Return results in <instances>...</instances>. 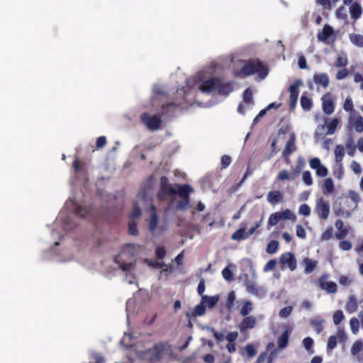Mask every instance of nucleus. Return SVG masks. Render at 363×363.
<instances>
[{
    "instance_id": "1",
    "label": "nucleus",
    "mask_w": 363,
    "mask_h": 363,
    "mask_svg": "<svg viewBox=\"0 0 363 363\" xmlns=\"http://www.w3.org/2000/svg\"><path fill=\"white\" fill-rule=\"evenodd\" d=\"M192 191V189L188 184H169L167 177L163 176L160 178L157 199L160 201L168 203L167 208H170L173 206L176 198L179 196L182 200L177 203V207L180 210H186L189 205V194Z\"/></svg>"
},
{
    "instance_id": "2",
    "label": "nucleus",
    "mask_w": 363,
    "mask_h": 363,
    "mask_svg": "<svg viewBox=\"0 0 363 363\" xmlns=\"http://www.w3.org/2000/svg\"><path fill=\"white\" fill-rule=\"evenodd\" d=\"M196 81H203L199 86L202 93L209 94L215 90L220 95H228L233 91L231 82H224L218 78H210L204 80L201 74L199 73L196 77Z\"/></svg>"
},
{
    "instance_id": "3",
    "label": "nucleus",
    "mask_w": 363,
    "mask_h": 363,
    "mask_svg": "<svg viewBox=\"0 0 363 363\" xmlns=\"http://www.w3.org/2000/svg\"><path fill=\"white\" fill-rule=\"evenodd\" d=\"M258 73L261 79H264L268 74V70L263 63L259 60H250L240 70V74L244 76H249Z\"/></svg>"
},
{
    "instance_id": "4",
    "label": "nucleus",
    "mask_w": 363,
    "mask_h": 363,
    "mask_svg": "<svg viewBox=\"0 0 363 363\" xmlns=\"http://www.w3.org/2000/svg\"><path fill=\"white\" fill-rule=\"evenodd\" d=\"M66 205L68 208L74 211L76 215L80 218H87L92 212V207L91 206H82L79 204L75 197H73L70 199L69 201H67Z\"/></svg>"
},
{
    "instance_id": "5",
    "label": "nucleus",
    "mask_w": 363,
    "mask_h": 363,
    "mask_svg": "<svg viewBox=\"0 0 363 363\" xmlns=\"http://www.w3.org/2000/svg\"><path fill=\"white\" fill-rule=\"evenodd\" d=\"M153 186L152 178L150 177L146 179L142 184L138 194V201L145 202L152 201V189Z\"/></svg>"
},
{
    "instance_id": "6",
    "label": "nucleus",
    "mask_w": 363,
    "mask_h": 363,
    "mask_svg": "<svg viewBox=\"0 0 363 363\" xmlns=\"http://www.w3.org/2000/svg\"><path fill=\"white\" fill-rule=\"evenodd\" d=\"M140 119L142 123L151 130H157L160 129L162 123V119L158 115H150L147 113H143Z\"/></svg>"
},
{
    "instance_id": "7",
    "label": "nucleus",
    "mask_w": 363,
    "mask_h": 363,
    "mask_svg": "<svg viewBox=\"0 0 363 363\" xmlns=\"http://www.w3.org/2000/svg\"><path fill=\"white\" fill-rule=\"evenodd\" d=\"M330 207L328 201L320 198L317 200L314 208V213H316L319 218L323 220H326L330 214Z\"/></svg>"
},
{
    "instance_id": "8",
    "label": "nucleus",
    "mask_w": 363,
    "mask_h": 363,
    "mask_svg": "<svg viewBox=\"0 0 363 363\" xmlns=\"http://www.w3.org/2000/svg\"><path fill=\"white\" fill-rule=\"evenodd\" d=\"M151 210L152 212L148 224L149 230L152 235H159L164 231V228L159 225V219L155 212L156 207L155 205H151Z\"/></svg>"
},
{
    "instance_id": "9",
    "label": "nucleus",
    "mask_w": 363,
    "mask_h": 363,
    "mask_svg": "<svg viewBox=\"0 0 363 363\" xmlns=\"http://www.w3.org/2000/svg\"><path fill=\"white\" fill-rule=\"evenodd\" d=\"M309 165L311 169L315 170V174L320 177H325L328 174L327 167L321 164L320 160L318 157L311 159Z\"/></svg>"
},
{
    "instance_id": "10",
    "label": "nucleus",
    "mask_w": 363,
    "mask_h": 363,
    "mask_svg": "<svg viewBox=\"0 0 363 363\" xmlns=\"http://www.w3.org/2000/svg\"><path fill=\"white\" fill-rule=\"evenodd\" d=\"M328 276L327 274L323 275L318 280L319 286L326 291L328 293H336L337 292V284L333 281H327Z\"/></svg>"
},
{
    "instance_id": "11",
    "label": "nucleus",
    "mask_w": 363,
    "mask_h": 363,
    "mask_svg": "<svg viewBox=\"0 0 363 363\" xmlns=\"http://www.w3.org/2000/svg\"><path fill=\"white\" fill-rule=\"evenodd\" d=\"M126 251H121V253L116 257L115 262L118 264L119 267L123 271H130L133 267L131 262H125L124 258L127 257Z\"/></svg>"
},
{
    "instance_id": "12",
    "label": "nucleus",
    "mask_w": 363,
    "mask_h": 363,
    "mask_svg": "<svg viewBox=\"0 0 363 363\" xmlns=\"http://www.w3.org/2000/svg\"><path fill=\"white\" fill-rule=\"evenodd\" d=\"M339 124V120L336 118H333L329 122L325 121V125H318L316 129V133L324 131L325 127H327V134L333 135L335 133L337 126Z\"/></svg>"
},
{
    "instance_id": "13",
    "label": "nucleus",
    "mask_w": 363,
    "mask_h": 363,
    "mask_svg": "<svg viewBox=\"0 0 363 363\" xmlns=\"http://www.w3.org/2000/svg\"><path fill=\"white\" fill-rule=\"evenodd\" d=\"M322 106L323 112L327 115H330L334 112V102L331 96L328 94L322 97Z\"/></svg>"
},
{
    "instance_id": "14",
    "label": "nucleus",
    "mask_w": 363,
    "mask_h": 363,
    "mask_svg": "<svg viewBox=\"0 0 363 363\" xmlns=\"http://www.w3.org/2000/svg\"><path fill=\"white\" fill-rule=\"evenodd\" d=\"M351 354L355 358V360L362 362L363 357L360 353L363 351V342L360 340H356L351 346Z\"/></svg>"
},
{
    "instance_id": "15",
    "label": "nucleus",
    "mask_w": 363,
    "mask_h": 363,
    "mask_svg": "<svg viewBox=\"0 0 363 363\" xmlns=\"http://www.w3.org/2000/svg\"><path fill=\"white\" fill-rule=\"evenodd\" d=\"M246 288L248 292L258 296L262 297L265 294V290L264 288L257 286L253 281H247L246 283Z\"/></svg>"
},
{
    "instance_id": "16",
    "label": "nucleus",
    "mask_w": 363,
    "mask_h": 363,
    "mask_svg": "<svg viewBox=\"0 0 363 363\" xmlns=\"http://www.w3.org/2000/svg\"><path fill=\"white\" fill-rule=\"evenodd\" d=\"M301 79H296L294 82L289 86V90L290 91V99L289 100L298 101V95H299V87L302 84Z\"/></svg>"
},
{
    "instance_id": "17",
    "label": "nucleus",
    "mask_w": 363,
    "mask_h": 363,
    "mask_svg": "<svg viewBox=\"0 0 363 363\" xmlns=\"http://www.w3.org/2000/svg\"><path fill=\"white\" fill-rule=\"evenodd\" d=\"M162 115L165 117H172L174 113L178 110L179 106L174 103H169L162 105Z\"/></svg>"
},
{
    "instance_id": "18",
    "label": "nucleus",
    "mask_w": 363,
    "mask_h": 363,
    "mask_svg": "<svg viewBox=\"0 0 363 363\" xmlns=\"http://www.w3.org/2000/svg\"><path fill=\"white\" fill-rule=\"evenodd\" d=\"M281 262L286 264L291 270H294L296 266L294 255L291 252L284 254L281 257Z\"/></svg>"
},
{
    "instance_id": "19",
    "label": "nucleus",
    "mask_w": 363,
    "mask_h": 363,
    "mask_svg": "<svg viewBox=\"0 0 363 363\" xmlns=\"http://www.w3.org/2000/svg\"><path fill=\"white\" fill-rule=\"evenodd\" d=\"M296 138L294 134L291 135L290 139L287 141L284 150L282 152V156L286 158L295 150Z\"/></svg>"
},
{
    "instance_id": "20",
    "label": "nucleus",
    "mask_w": 363,
    "mask_h": 363,
    "mask_svg": "<svg viewBox=\"0 0 363 363\" xmlns=\"http://www.w3.org/2000/svg\"><path fill=\"white\" fill-rule=\"evenodd\" d=\"M333 28L328 25H325L321 32H319L317 35L318 40L325 42L329 37L333 34Z\"/></svg>"
},
{
    "instance_id": "21",
    "label": "nucleus",
    "mask_w": 363,
    "mask_h": 363,
    "mask_svg": "<svg viewBox=\"0 0 363 363\" xmlns=\"http://www.w3.org/2000/svg\"><path fill=\"white\" fill-rule=\"evenodd\" d=\"M313 82L315 84H319L323 87H327L329 84V77L325 73H319L313 75Z\"/></svg>"
},
{
    "instance_id": "22",
    "label": "nucleus",
    "mask_w": 363,
    "mask_h": 363,
    "mask_svg": "<svg viewBox=\"0 0 363 363\" xmlns=\"http://www.w3.org/2000/svg\"><path fill=\"white\" fill-rule=\"evenodd\" d=\"M256 324V318L254 316L245 317L240 325V330L253 328Z\"/></svg>"
},
{
    "instance_id": "23",
    "label": "nucleus",
    "mask_w": 363,
    "mask_h": 363,
    "mask_svg": "<svg viewBox=\"0 0 363 363\" xmlns=\"http://www.w3.org/2000/svg\"><path fill=\"white\" fill-rule=\"evenodd\" d=\"M282 198V194L279 191H271L267 194V199L272 205L277 204Z\"/></svg>"
},
{
    "instance_id": "24",
    "label": "nucleus",
    "mask_w": 363,
    "mask_h": 363,
    "mask_svg": "<svg viewBox=\"0 0 363 363\" xmlns=\"http://www.w3.org/2000/svg\"><path fill=\"white\" fill-rule=\"evenodd\" d=\"M242 98L243 102L247 106V108L251 109L254 106V101L252 99V91L250 88H247L245 90Z\"/></svg>"
},
{
    "instance_id": "25",
    "label": "nucleus",
    "mask_w": 363,
    "mask_h": 363,
    "mask_svg": "<svg viewBox=\"0 0 363 363\" xmlns=\"http://www.w3.org/2000/svg\"><path fill=\"white\" fill-rule=\"evenodd\" d=\"M350 13L351 17L354 19H358L362 13V9L360 4L357 3H353L350 7Z\"/></svg>"
},
{
    "instance_id": "26",
    "label": "nucleus",
    "mask_w": 363,
    "mask_h": 363,
    "mask_svg": "<svg viewBox=\"0 0 363 363\" xmlns=\"http://www.w3.org/2000/svg\"><path fill=\"white\" fill-rule=\"evenodd\" d=\"M345 309L350 313H354L357 309V301L354 295L350 296L349 300L346 304Z\"/></svg>"
},
{
    "instance_id": "27",
    "label": "nucleus",
    "mask_w": 363,
    "mask_h": 363,
    "mask_svg": "<svg viewBox=\"0 0 363 363\" xmlns=\"http://www.w3.org/2000/svg\"><path fill=\"white\" fill-rule=\"evenodd\" d=\"M351 43L359 48H363V36L359 34L352 33L349 35Z\"/></svg>"
},
{
    "instance_id": "28",
    "label": "nucleus",
    "mask_w": 363,
    "mask_h": 363,
    "mask_svg": "<svg viewBox=\"0 0 363 363\" xmlns=\"http://www.w3.org/2000/svg\"><path fill=\"white\" fill-rule=\"evenodd\" d=\"M300 103L302 108L306 111H310L312 108V100L305 94L301 96Z\"/></svg>"
},
{
    "instance_id": "29",
    "label": "nucleus",
    "mask_w": 363,
    "mask_h": 363,
    "mask_svg": "<svg viewBox=\"0 0 363 363\" xmlns=\"http://www.w3.org/2000/svg\"><path fill=\"white\" fill-rule=\"evenodd\" d=\"M323 323L325 320L320 318H315L311 320V324L317 333L322 332Z\"/></svg>"
},
{
    "instance_id": "30",
    "label": "nucleus",
    "mask_w": 363,
    "mask_h": 363,
    "mask_svg": "<svg viewBox=\"0 0 363 363\" xmlns=\"http://www.w3.org/2000/svg\"><path fill=\"white\" fill-rule=\"evenodd\" d=\"M346 148L348 150V155L353 156L354 154L356 146L354 145V141L350 133L348 134V138L346 142Z\"/></svg>"
},
{
    "instance_id": "31",
    "label": "nucleus",
    "mask_w": 363,
    "mask_h": 363,
    "mask_svg": "<svg viewBox=\"0 0 363 363\" xmlns=\"http://www.w3.org/2000/svg\"><path fill=\"white\" fill-rule=\"evenodd\" d=\"M343 108L345 111L350 112V115H355L356 111L353 109V102L350 96H347L345 101Z\"/></svg>"
},
{
    "instance_id": "32",
    "label": "nucleus",
    "mask_w": 363,
    "mask_h": 363,
    "mask_svg": "<svg viewBox=\"0 0 363 363\" xmlns=\"http://www.w3.org/2000/svg\"><path fill=\"white\" fill-rule=\"evenodd\" d=\"M289 335H290V333H289V332L288 330H286L282 334V335L281 336V337L279 338V340L278 341V346H279V348L284 349V348H285L287 346L288 342H289Z\"/></svg>"
},
{
    "instance_id": "33",
    "label": "nucleus",
    "mask_w": 363,
    "mask_h": 363,
    "mask_svg": "<svg viewBox=\"0 0 363 363\" xmlns=\"http://www.w3.org/2000/svg\"><path fill=\"white\" fill-rule=\"evenodd\" d=\"M233 240H241L247 238V235L244 228L237 230L231 236Z\"/></svg>"
},
{
    "instance_id": "34",
    "label": "nucleus",
    "mask_w": 363,
    "mask_h": 363,
    "mask_svg": "<svg viewBox=\"0 0 363 363\" xmlns=\"http://www.w3.org/2000/svg\"><path fill=\"white\" fill-rule=\"evenodd\" d=\"M303 263L306 266L305 267V272L306 274H310L311 273L315 267H316V264H317V262L314 260H312V259H305L303 260Z\"/></svg>"
},
{
    "instance_id": "35",
    "label": "nucleus",
    "mask_w": 363,
    "mask_h": 363,
    "mask_svg": "<svg viewBox=\"0 0 363 363\" xmlns=\"http://www.w3.org/2000/svg\"><path fill=\"white\" fill-rule=\"evenodd\" d=\"M334 154L336 162H341L345 155L343 146L340 145H337L335 148Z\"/></svg>"
},
{
    "instance_id": "36",
    "label": "nucleus",
    "mask_w": 363,
    "mask_h": 363,
    "mask_svg": "<svg viewBox=\"0 0 363 363\" xmlns=\"http://www.w3.org/2000/svg\"><path fill=\"white\" fill-rule=\"evenodd\" d=\"M281 220L279 212L271 214L268 220V229L272 226L276 225Z\"/></svg>"
},
{
    "instance_id": "37",
    "label": "nucleus",
    "mask_w": 363,
    "mask_h": 363,
    "mask_svg": "<svg viewBox=\"0 0 363 363\" xmlns=\"http://www.w3.org/2000/svg\"><path fill=\"white\" fill-rule=\"evenodd\" d=\"M277 179L279 181L291 180L294 181L295 179L292 176L291 172H289L286 169L280 171L277 175Z\"/></svg>"
},
{
    "instance_id": "38",
    "label": "nucleus",
    "mask_w": 363,
    "mask_h": 363,
    "mask_svg": "<svg viewBox=\"0 0 363 363\" xmlns=\"http://www.w3.org/2000/svg\"><path fill=\"white\" fill-rule=\"evenodd\" d=\"M218 297L217 296H203L202 301L206 303L209 308H213L218 302Z\"/></svg>"
},
{
    "instance_id": "39",
    "label": "nucleus",
    "mask_w": 363,
    "mask_h": 363,
    "mask_svg": "<svg viewBox=\"0 0 363 363\" xmlns=\"http://www.w3.org/2000/svg\"><path fill=\"white\" fill-rule=\"evenodd\" d=\"M303 165H304L303 160L301 158H298L296 166L291 172L294 179H296L299 175V174L301 173V172L302 170Z\"/></svg>"
},
{
    "instance_id": "40",
    "label": "nucleus",
    "mask_w": 363,
    "mask_h": 363,
    "mask_svg": "<svg viewBox=\"0 0 363 363\" xmlns=\"http://www.w3.org/2000/svg\"><path fill=\"white\" fill-rule=\"evenodd\" d=\"M348 196L350 199L355 203V206L353 209L356 210L358 207V203L361 201V198L359 194L354 191L350 190L348 192Z\"/></svg>"
},
{
    "instance_id": "41",
    "label": "nucleus",
    "mask_w": 363,
    "mask_h": 363,
    "mask_svg": "<svg viewBox=\"0 0 363 363\" xmlns=\"http://www.w3.org/2000/svg\"><path fill=\"white\" fill-rule=\"evenodd\" d=\"M149 353H150V359L152 362L158 361L161 359L162 353H161V351L157 347H155V348L150 350Z\"/></svg>"
},
{
    "instance_id": "42",
    "label": "nucleus",
    "mask_w": 363,
    "mask_h": 363,
    "mask_svg": "<svg viewBox=\"0 0 363 363\" xmlns=\"http://www.w3.org/2000/svg\"><path fill=\"white\" fill-rule=\"evenodd\" d=\"M323 187L325 189L324 193H332L334 190V184L333 179L331 178L325 179L323 182Z\"/></svg>"
},
{
    "instance_id": "43",
    "label": "nucleus",
    "mask_w": 363,
    "mask_h": 363,
    "mask_svg": "<svg viewBox=\"0 0 363 363\" xmlns=\"http://www.w3.org/2000/svg\"><path fill=\"white\" fill-rule=\"evenodd\" d=\"M354 128L357 133H361L363 132V117L360 115L356 117Z\"/></svg>"
},
{
    "instance_id": "44",
    "label": "nucleus",
    "mask_w": 363,
    "mask_h": 363,
    "mask_svg": "<svg viewBox=\"0 0 363 363\" xmlns=\"http://www.w3.org/2000/svg\"><path fill=\"white\" fill-rule=\"evenodd\" d=\"M252 303L250 301H246L240 310V314L247 316L252 311Z\"/></svg>"
},
{
    "instance_id": "45",
    "label": "nucleus",
    "mask_w": 363,
    "mask_h": 363,
    "mask_svg": "<svg viewBox=\"0 0 363 363\" xmlns=\"http://www.w3.org/2000/svg\"><path fill=\"white\" fill-rule=\"evenodd\" d=\"M339 0H317L324 9L330 10L332 9V3L336 4Z\"/></svg>"
},
{
    "instance_id": "46",
    "label": "nucleus",
    "mask_w": 363,
    "mask_h": 363,
    "mask_svg": "<svg viewBox=\"0 0 363 363\" xmlns=\"http://www.w3.org/2000/svg\"><path fill=\"white\" fill-rule=\"evenodd\" d=\"M281 220H295L296 216L289 210L286 209L279 212Z\"/></svg>"
},
{
    "instance_id": "47",
    "label": "nucleus",
    "mask_w": 363,
    "mask_h": 363,
    "mask_svg": "<svg viewBox=\"0 0 363 363\" xmlns=\"http://www.w3.org/2000/svg\"><path fill=\"white\" fill-rule=\"evenodd\" d=\"M351 330L353 334H357L359 331V321L356 318H352L350 321Z\"/></svg>"
},
{
    "instance_id": "48",
    "label": "nucleus",
    "mask_w": 363,
    "mask_h": 363,
    "mask_svg": "<svg viewBox=\"0 0 363 363\" xmlns=\"http://www.w3.org/2000/svg\"><path fill=\"white\" fill-rule=\"evenodd\" d=\"M302 179L304 184L307 186L313 184V178L311 173L309 171H304L302 174Z\"/></svg>"
},
{
    "instance_id": "49",
    "label": "nucleus",
    "mask_w": 363,
    "mask_h": 363,
    "mask_svg": "<svg viewBox=\"0 0 363 363\" xmlns=\"http://www.w3.org/2000/svg\"><path fill=\"white\" fill-rule=\"evenodd\" d=\"M347 63V59L345 54L339 55L335 62V66L338 67H345Z\"/></svg>"
},
{
    "instance_id": "50",
    "label": "nucleus",
    "mask_w": 363,
    "mask_h": 363,
    "mask_svg": "<svg viewBox=\"0 0 363 363\" xmlns=\"http://www.w3.org/2000/svg\"><path fill=\"white\" fill-rule=\"evenodd\" d=\"M156 252H157V261L155 262L154 264L152 263L151 264L153 265L154 267H162L164 265V264L161 261V259L164 257L165 251L160 250V251H156Z\"/></svg>"
},
{
    "instance_id": "51",
    "label": "nucleus",
    "mask_w": 363,
    "mask_h": 363,
    "mask_svg": "<svg viewBox=\"0 0 363 363\" xmlns=\"http://www.w3.org/2000/svg\"><path fill=\"white\" fill-rule=\"evenodd\" d=\"M298 213L304 216H308L311 214V208L308 204H301L299 206Z\"/></svg>"
},
{
    "instance_id": "52",
    "label": "nucleus",
    "mask_w": 363,
    "mask_h": 363,
    "mask_svg": "<svg viewBox=\"0 0 363 363\" xmlns=\"http://www.w3.org/2000/svg\"><path fill=\"white\" fill-rule=\"evenodd\" d=\"M345 318L342 311H337L333 315V322L335 325H338Z\"/></svg>"
},
{
    "instance_id": "53",
    "label": "nucleus",
    "mask_w": 363,
    "mask_h": 363,
    "mask_svg": "<svg viewBox=\"0 0 363 363\" xmlns=\"http://www.w3.org/2000/svg\"><path fill=\"white\" fill-rule=\"evenodd\" d=\"M223 277L226 281H231L233 279V274L229 267H225L222 272Z\"/></svg>"
},
{
    "instance_id": "54",
    "label": "nucleus",
    "mask_w": 363,
    "mask_h": 363,
    "mask_svg": "<svg viewBox=\"0 0 363 363\" xmlns=\"http://www.w3.org/2000/svg\"><path fill=\"white\" fill-rule=\"evenodd\" d=\"M203 304H204V303L203 301H201V303L200 304L195 306L194 313H196V315H202L205 313L206 308H205Z\"/></svg>"
},
{
    "instance_id": "55",
    "label": "nucleus",
    "mask_w": 363,
    "mask_h": 363,
    "mask_svg": "<svg viewBox=\"0 0 363 363\" xmlns=\"http://www.w3.org/2000/svg\"><path fill=\"white\" fill-rule=\"evenodd\" d=\"M136 223L134 220H130L128 224V233L132 235H136L138 234V230L136 228Z\"/></svg>"
},
{
    "instance_id": "56",
    "label": "nucleus",
    "mask_w": 363,
    "mask_h": 363,
    "mask_svg": "<svg viewBox=\"0 0 363 363\" xmlns=\"http://www.w3.org/2000/svg\"><path fill=\"white\" fill-rule=\"evenodd\" d=\"M153 94L155 96H164L167 94L166 91L159 85H154L152 88Z\"/></svg>"
},
{
    "instance_id": "57",
    "label": "nucleus",
    "mask_w": 363,
    "mask_h": 363,
    "mask_svg": "<svg viewBox=\"0 0 363 363\" xmlns=\"http://www.w3.org/2000/svg\"><path fill=\"white\" fill-rule=\"evenodd\" d=\"M235 300V292L234 291L230 292L228 296V300H227L228 307L230 310L233 308V306L234 305Z\"/></svg>"
},
{
    "instance_id": "58",
    "label": "nucleus",
    "mask_w": 363,
    "mask_h": 363,
    "mask_svg": "<svg viewBox=\"0 0 363 363\" xmlns=\"http://www.w3.org/2000/svg\"><path fill=\"white\" fill-rule=\"evenodd\" d=\"M293 308L291 306H287L284 308L279 311V315L281 318L288 317L292 312Z\"/></svg>"
},
{
    "instance_id": "59",
    "label": "nucleus",
    "mask_w": 363,
    "mask_h": 363,
    "mask_svg": "<svg viewBox=\"0 0 363 363\" xmlns=\"http://www.w3.org/2000/svg\"><path fill=\"white\" fill-rule=\"evenodd\" d=\"M245 351L248 355L249 357L252 358L255 356L257 354V350L252 345H247L245 347Z\"/></svg>"
},
{
    "instance_id": "60",
    "label": "nucleus",
    "mask_w": 363,
    "mask_h": 363,
    "mask_svg": "<svg viewBox=\"0 0 363 363\" xmlns=\"http://www.w3.org/2000/svg\"><path fill=\"white\" fill-rule=\"evenodd\" d=\"M337 337L335 335H331L328 341L327 347L328 348L333 350L334 349L337 345Z\"/></svg>"
},
{
    "instance_id": "61",
    "label": "nucleus",
    "mask_w": 363,
    "mask_h": 363,
    "mask_svg": "<svg viewBox=\"0 0 363 363\" xmlns=\"http://www.w3.org/2000/svg\"><path fill=\"white\" fill-rule=\"evenodd\" d=\"M140 216L141 210L136 204H135L133 210L130 215L131 220H133L135 218H139Z\"/></svg>"
},
{
    "instance_id": "62",
    "label": "nucleus",
    "mask_w": 363,
    "mask_h": 363,
    "mask_svg": "<svg viewBox=\"0 0 363 363\" xmlns=\"http://www.w3.org/2000/svg\"><path fill=\"white\" fill-rule=\"evenodd\" d=\"M335 336L337 337V340L340 342H345L347 340V335L342 329H338Z\"/></svg>"
},
{
    "instance_id": "63",
    "label": "nucleus",
    "mask_w": 363,
    "mask_h": 363,
    "mask_svg": "<svg viewBox=\"0 0 363 363\" xmlns=\"http://www.w3.org/2000/svg\"><path fill=\"white\" fill-rule=\"evenodd\" d=\"M303 347L306 350H310L313 345V340L311 337H306L303 340Z\"/></svg>"
},
{
    "instance_id": "64",
    "label": "nucleus",
    "mask_w": 363,
    "mask_h": 363,
    "mask_svg": "<svg viewBox=\"0 0 363 363\" xmlns=\"http://www.w3.org/2000/svg\"><path fill=\"white\" fill-rule=\"evenodd\" d=\"M230 162H231V159L229 156L228 155H223L221 158V164H222V168L223 169H225L227 168L230 164Z\"/></svg>"
}]
</instances>
